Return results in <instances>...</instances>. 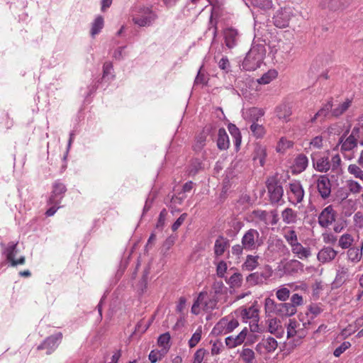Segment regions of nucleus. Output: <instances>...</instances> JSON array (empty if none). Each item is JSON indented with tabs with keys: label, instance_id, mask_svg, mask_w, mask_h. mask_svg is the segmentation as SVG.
I'll use <instances>...</instances> for the list:
<instances>
[{
	"label": "nucleus",
	"instance_id": "423d86ee",
	"mask_svg": "<svg viewBox=\"0 0 363 363\" xmlns=\"http://www.w3.org/2000/svg\"><path fill=\"white\" fill-rule=\"evenodd\" d=\"M272 275V268L267 265L262 272H256L250 274L247 278V282L251 286L262 284Z\"/></svg>",
	"mask_w": 363,
	"mask_h": 363
},
{
	"label": "nucleus",
	"instance_id": "680f3d73",
	"mask_svg": "<svg viewBox=\"0 0 363 363\" xmlns=\"http://www.w3.org/2000/svg\"><path fill=\"white\" fill-rule=\"evenodd\" d=\"M220 69L224 70L226 73L229 72L230 62L227 57H223L218 62Z\"/></svg>",
	"mask_w": 363,
	"mask_h": 363
},
{
	"label": "nucleus",
	"instance_id": "c756f323",
	"mask_svg": "<svg viewBox=\"0 0 363 363\" xmlns=\"http://www.w3.org/2000/svg\"><path fill=\"white\" fill-rule=\"evenodd\" d=\"M348 269L346 267H340L337 270L334 283L338 286H340L345 283L348 278Z\"/></svg>",
	"mask_w": 363,
	"mask_h": 363
},
{
	"label": "nucleus",
	"instance_id": "7ed1b4c3",
	"mask_svg": "<svg viewBox=\"0 0 363 363\" xmlns=\"http://www.w3.org/2000/svg\"><path fill=\"white\" fill-rule=\"evenodd\" d=\"M266 186L272 203H277L282 199L284 189L278 175L269 177L266 180Z\"/></svg>",
	"mask_w": 363,
	"mask_h": 363
},
{
	"label": "nucleus",
	"instance_id": "603ef678",
	"mask_svg": "<svg viewBox=\"0 0 363 363\" xmlns=\"http://www.w3.org/2000/svg\"><path fill=\"white\" fill-rule=\"evenodd\" d=\"M276 295L279 301H285L289 298L290 290L285 287L281 288L277 290Z\"/></svg>",
	"mask_w": 363,
	"mask_h": 363
},
{
	"label": "nucleus",
	"instance_id": "864d4df0",
	"mask_svg": "<svg viewBox=\"0 0 363 363\" xmlns=\"http://www.w3.org/2000/svg\"><path fill=\"white\" fill-rule=\"evenodd\" d=\"M257 155H255L253 157L254 160H259V163L261 166H264L265 157H266V152L265 150L261 147H259L256 152Z\"/></svg>",
	"mask_w": 363,
	"mask_h": 363
},
{
	"label": "nucleus",
	"instance_id": "2f4dec72",
	"mask_svg": "<svg viewBox=\"0 0 363 363\" xmlns=\"http://www.w3.org/2000/svg\"><path fill=\"white\" fill-rule=\"evenodd\" d=\"M249 121L253 123H257L259 118L264 114V111L259 108L253 107L249 109Z\"/></svg>",
	"mask_w": 363,
	"mask_h": 363
},
{
	"label": "nucleus",
	"instance_id": "79ce46f5",
	"mask_svg": "<svg viewBox=\"0 0 363 363\" xmlns=\"http://www.w3.org/2000/svg\"><path fill=\"white\" fill-rule=\"evenodd\" d=\"M242 275L239 272H235L229 278L228 283L230 287H238L241 286Z\"/></svg>",
	"mask_w": 363,
	"mask_h": 363
},
{
	"label": "nucleus",
	"instance_id": "8fccbe9b",
	"mask_svg": "<svg viewBox=\"0 0 363 363\" xmlns=\"http://www.w3.org/2000/svg\"><path fill=\"white\" fill-rule=\"evenodd\" d=\"M206 136L204 133H201L200 135H199L198 137L196 138V142L194 145V150L196 152L201 151L206 144Z\"/></svg>",
	"mask_w": 363,
	"mask_h": 363
},
{
	"label": "nucleus",
	"instance_id": "a878e982",
	"mask_svg": "<svg viewBox=\"0 0 363 363\" xmlns=\"http://www.w3.org/2000/svg\"><path fill=\"white\" fill-rule=\"evenodd\" d=\"M283 221L286 224L294 223L296 221L297 213L291 208H286L281 213Z\"/></svg>",
	"mask_w": 363,
	"mask_h": 363
},
{
	"label": "nucleus",
	"instance_id": "aec40b11",
	"mask_svg": "<svg viewBox=\"0 0 363 363\" xmlns=\"http://www.w3.org/2000/svg\"><path fill=\"white\" fill-rule=\"evenodd\" d=\"M291 192L294 194L296 203H301L304 196V190L299 181H294L289 184Z\"/></svg>",
	"mask_w": 363,
	"mask_h": 363
},
{
	"label": "nucleus",
	"instance_id": "6e6552de",
	"mask_svg": "<svg viewBox=\"0 0 363 363\" xmlns=\"http://www.w3.org/2000/svg\"><path fill=\"white\" fill-rule=\"evenodd\" d=\"M225 45L230 50L237 46L240 38L238 30L233 27H227L223 30Z\"/></svg>",
	"mask_w": 363,
	"mask_h": 363
},
{
	"label": "nucleus",
	"instance_id": "c85d7f7f",
	"mask_svg": "<svg viewBox=\"0 0 363 363\" xmlns=\"http://www.w3.org/2000/svg\"><path fill=\"white\" fill-rule=\"evenodd\" d=\"M258 256L249 255L242 264V268L247 271H252L258 266Z\"/></svg>",
	"mask_w": 363,
	"mask_h": 363
},
{
	"label": "nucleus",
	"instance_id": "cd10ccee",
	"mask_svg": "<svg viewBox=\"0 0 363 363\" xmlns=\"http://www.w3.org/2000/svg\"><path fill=\"white\" fill-rule=\"evenodd\" d=\"M104 25V18L101 16H98L91 24V35L94 38L96 34L99 33Z\"/></svg>",
	"mask_w": 363,
	"mask_h": 363
},
{
	"label": "nucleus",
	"instance_id": "bb28decb",
	"mask_svg": "<svg viewBox=\"0 0 363 363\" xmlns=\"http://www.w3.org/2000/svg\"><path fill=\"white\" fill-rule=\"evenodd\" d=\"M276 113L279 119L288 121L289 116L291 115V111L288 106L283 104L276 108Z\"/></svg>",
	"mask_w": 363,
	"mask_h": 363
},
{
	"label": "nucleus",
	"instance_id": "3c124183",
	"mask_svg": "<svg viewBox=\"0 0 363 363\" xmlns=\"http://www.w3.org/2000/svg\"><path fill=\"white\" fill-rule=\"evenodd\" d=\"M166 351L162 350V351L159 350H152L149 354V359L151 363H156L158 360H160Z\"/></svg>",
	"mask_w": 363,
	"mask_h": 363
},
{
	"label": "nucleus",
	"instance_id": "0eeeda50",
	"mask_svg": "<svg viewBox=\"0 0 363 363\" xmlns=\"http://www.w3.org/2000/svg\"><path fill=\"white\" fill-rule=\"evenodd\" d=\"M62 338V334L60 332L50 335L38 346L37 350H46V354H50L57 347Z\"/></svg>",
	"mask_w": 363,
	"mask_h": 363
},
{
	"label": "nucleus",
	"instance_id": "72a5a7b5",
	"mask_svg": "<svg viewBox=\"0 0 363 363\" xmlns=\"http://www.w3.org/2000/svg\"><path fill=\"white\" fill-rule=\"evenodd\" d=\"M351 105V101L347 99L345 102L340 104L337 108H332V116L334 117H338L345 113Z\"/></svg>",
	"mask_w": 363,
	"mask_h": 363
},
{
	"label": "nucleus",
	"instance_id": "39448f33",
	"mask_svg": "<svg viewBox=\"0 0 363 363\" xmlns=\"http://www.w3.org/2000/svg\"><path fill=\"white\" fill-rule=\"evenodd\" d=\"M241 242L247 252L256 250L262 245L259 232L254 228H250L245 233L241 239Z\"/></svg>",
	"mask_w": 363,
	"mask_h": 363
},
{
	"label": "nucleus",
	"instance_id": "de8ad7c7",
	"mask_svg": "<svg viewBox=\"0 0 363 363\" xmlns=\"http://www.w3.org/2000/svg\"><path fill=\"white\" fill-rule=\"evenodd\" d=\"M253 6L264 10L269 9L272 7V0H252Z\"/></svg>",
	"mask_w": 363,
	"mask_h": 363
},
{
	"label": "nucleus",
	"instance_id": "9d476101",
	"mask_svg": "<svg viewBox=\"0 0 363 363\" xmlns=\"http://www.w3.org/2000/svg\"><path fill=\"white\" fill-rule=\"evenodd\" d=\"M67 188L65 185L59 181H56L53 184L52 191L48 199V204L58 205L64 197Z\"/></svg>",
	"mask_w": 363,
	"mask_h": 363
},
{
	"label": "nucleus",
	"instance_id": "a18cd8bd",
	"mask_svg": "<svg viewBox=\"0 0 363 363\" xmlns=\"http://www.w3.org/2000/svg\"><path fill=\"white\" fill-rule=\"evenodd\" d=\"M201 333L202 329L201 327H199L189 341V346L190 348L194 347L199 343L201 338Z\"/></svg>",
	"mask_w": 363,
	"mask_h": 363
},
{
	"label": "nucleus",
	"instance_id": "2eb2a0df",
	"mask_svg": "<svg viewBox=\"0 0 363 363\" xmlns=\"http://www.w3.org/2000/svg\"><path fill=\"white\" fill-rule=\"evenodd\" d=\"M274 25L279 28H284L289 26V16L286 11H278L273 17Z\"/></svg>",
	"mask_w": 363,
	"mask_h": 363
},
{
	"label": "nucleus",
	"instance_id": "c9c22d12",
	"mask_svg": "<svg viewBox=\"0 0 363 363\" xmlns=\"http://www.w3.org/2000/svg\"><path fill=\"white\" fill-rule=\"evenodd\" d=\"M308 158L306 155L301 154L295 160V167L298 172H303L308 166Z\"/></svg>",
	"mask_w": 363,
	"mask_h": 363
},
{
	"label": "nucleus",
	"instance_id": "6e6d98bb",
	"mask_svg": "<svg viewBox=\"0 0 363 363\" xmlns=\"http://www.w3.org/2000/svg\"><path fill=\"white\" fill-rule=\"evenodd\" d=\"M351 346L350 342H343L339 347H337L333 352L335 357H340L347 349Z\"/></svg>",
	"mask_w": 363,
	"mask_h": 363
},
{
	"label": "nucleus",
	"instance_id": "f704fd0d",
	"mask_svg": "<svg viewBox=\"0 0 363 363\" xmlns=\"http://www.w3.org/2000/svg\"><path fill=\"white\" fill-rule=\"evenodd\" d=\"M333 106V99H331L317 112V116H319L321 120H324L328 116L330 112L332 113Z\"/></svg>",
	"mask_w": 363,
	"mask_h": 363
},
{
	"label": "nucleus",
	"instance_id": "13d9d810",
	"mask_svg": "<svg viewBox=\"0 0 363 363\" xmlns=\"http://www.w3.org/2000/svg\"><path fill=\"white\" fill-rule=\"evenodd\" d=\"M207 350L204 349H199L194 355V362L193 363H201L203 359V357L206 354H207Z\"/></svg>",
	"mask_w": 363,
	"mask_h": 363
},
{
	"label": "nucleus",
	"instance_id": "f8f14e48",
	"mask_svg": "<svg viewBox=\"0 0 363 363\" xmlns=\"http://www.w3.org/2000/svg\"><path fill=\"white\" fill-rule=\"evenodd\" d=\"M277 341L272 337L269 336L267 338H263L255 347V350L259 353H271L275 351L277 348Z\"/></svg>",
	"mask_w": 363,
	"mask_h": 363
},
{
	"label": "nucleus",
	"instance_id": "dca6fc26",
	"mask_svg": "<svg viewBox=\"0 0 363 363\" xmlns=\"http://www.w3.org/2000/svg\"><path fill=\"white\" fill-rule=\"evenodd\" d=\"M359 132V128H354L352 130L351 135L347 137L343 142L341 149L342 150L349 151L352 150L357 145V140L356 136L358 135Z\"/></svg>",
	"mask_w": 363,
	"mask_h": 363
},
{
	"label": "nucleus",
	"instance_id": "7c9ffc66",
	"mask_svg": "<svg viewBox=\"0 0 363 363\" xmlns=\"http://www.w3.org/2000/svg\"><path fill=\"white\" fill-rule=\"evenodd\" d=\"M363 244L361 247H350L347 251V256L352 262H358L362 256Z\"/></svg>",
	"mask_w": 363,
	"mask_h": 363
},
{
	"label": "nucleus",
	"instance_id": "58836bf2",
	"mask_svg": "<svg viewBox=\"0 0 363 363\" xmlns=\"http://www.w3.org/2000/svg\"><path fill=\"white\" fill-rule=\"evenodd\" d=\"M250 128L253 135L257 138H262L265 133V130L263 125L257 123H252Z\"/></svg>",
	"mask_w": 363,
	"mask_h": 363
},
{
	"label": "nucleus",
	"instance_id": "4c0bfd02",
	"mask_svg": "<svg viewBox=\"0 0 363 363\" xmlns=\"http://www.w3.org/2000/svg\"><path fill=\"white\" fill-rule=\"evenodd\" d=\"M277 76V72L275 70H269L257 79V83L259 84H267L273 79L276 78Z\"/></svg>",
	"mask_w": 363,
	"mask_h": 363
},
{
	"label": "nucleus",
	"instance_id": "f3484780",
	"mask_svg": "<svg viewBox=\"0 0 363 363\" xmlns=\"http://www.w3.org/2000/svg\"><path fill=\"white\" fill-rule=\"evenodd\" d=\"M247 332V329L245 328L235 337H233V336L227 337L225 338L226 345L229 348H234L238 345H241L246 338Z\"/></svg>",
	"mask_w": 363,
	"mask_h": 363
},
{
	"label": "nucleus",
	"instance_id": "774afa93",
	"mask_svg": "<svg viewBox=\"0 0 363 363\" xmlns=\"http://www.w3.org/2000/svg\"><path fill=\"white\" fill-rule=\"evenodd\" d=\"M341 164V159L338 154L334 155L331 160V166L333 171L337 170Z\"/></svg>",
	"mask_w": 363,
	"mask_h": 363
},
{
	"label": "nucleus",
	"instance_id": "a211bd4d",
	"mask_svg": "<svg viewBox=\"0 0 363 363\" xmlns=\"http://www.w3.org/2000/svg\"><path fill=\"white\" fill-rule=\"evenodd\" d=\"M230 246L229 240L222 235L218 236L214 245V253L216 257H220L223 255L226 248Z\"/></svg>",
	"mask_w": 363,
	"mask_h": 363
},
{
	"label": "nucleus",
	"instance_id": "09e8293b",
	"mask_svg": "<svg viewBox=\"0 0 363 363\" xmlns=\"http://www.w3.org/2000/svg\"><path fill=\"white\" fill-rule=\"evenodd\" d=\"M348 172L353 174L356 178H359L363 181V171L357 164H350L348 167Z\"/></svg>",
	"mask_w": 363,
	"mask_h": 363
},
{
	"label": "nucleus",
	"instance_id": "e433bc0d",
	"mask_svg": "<svg viewBox=\"0 0 363 363\" xmlns=\"http://www.w3.org/2000/svg\"><path fill=\"white\" fill-rule=\"evenodd\" d=\"M203 168L202 162L199 159L192 160L188 169L189 174L191 176L196 175L199 170Z\"/></svg>",
	"mask_w": 363,
	"mask_h": 363
},
{
	"label": "nucleus",
	"instance_id": "a19ab883",
	"mask_svg": "<svg viewBox=\"0 0 363 363\" xmlns=\"http://www.w3.org/2000/svg\"><path fill=\"white\" fill-rule=\"evenodd\" d=\"M169 341L170 335L169 333H165L159 336L157 343L159 346L163 347L164 350L167 351L170 347Z\"/></svg>",
	"mask_w": 363,
	"mask_h": 363
},
{
	"label": "nucleus",
	"instance_id": "393cba45",
	"mask_svg": "<svg viewBox=\"0 0 363 363\" xmlns=\"http://www.w3.org/2000/svg\"><path fill=\"white\" fill-rule=\"evenodd\" d=\"M312 160L314 167L318 172H326L330 168V164L328 157H320L316 162H315L313 157Z\"/></svg>",
	"mask_w": 363,
	"mask_h": 363
},
{
	"label": "nucleus",
	"instance_id": "ea45409f",
	"mask_svg": "<svg viewBox=\"0 0 363 363\" xmlns=\"http://www.w3.org/2000/svg\"><path fill=\"white\" fill-rule=\"evenodd\" d=\"M286 242L290 245L291 247H294L295 245L299 243L298 241L297 234L295 230H290L284 235Z\"/></svg>",
	"mask_w": 363,
	"mask_h": 363
},
{
	"label": "nucleus",
	"instance_id": "5701e85b",
	"mask_svg": "<svg viewBox=\"0 0 363 363\" xmlns=\"http://www.w3.org/2000/svg\"><path fill=\"white\" fill-rule=\"evenodd\" d=\"M228 130L234 140V144L236 150H238L242 142V136L239 128L233 123H229Z\"/></svg>",
	"mask_w": 363,
	"mask_h": 363
},
{
	"label": "nucleus",
	"instance_id": "69168bd1",
	"mask_svg": "<svg viewBox=\"0 0 363 363\" xmlns=\"http://www.w3.org/2000/svg\"><path fill=\"white\" fill-rule=\"evenodd\" d=\"M241 242V244H237L232 247V254L235 256H240L242 254V252L245 250V247Z\"/></svg>",
	"mask_w": 363,
	"mask_h": 363
},
{
	"label": "nucleus",
	"instance_id": "e2e57ef3",
	"mask_svg": "<svg viewBox=\"0 0 363 363\" xmlns=\"http://www.w3.org/2000/svg\"><path fill=\"white\" fill-rule=\"evenodd\" d=\"M203 68V65L200 67L198 74L196 77V79L194 80V84H206V77L205 76V74L201 72V69Z\"/></svg>",
	"mask_w": 363,
	"mask_h": 363
},
{
	"label": "nucleus",
	"instance_id": "f257e3e1",
	"mask_svg": "<svg viewBox=\"0 0 363 363\" xmlns=\"http://www.w3.org/2000/svg\"><path fill=\"white\" fill-rule=\"evenodd\" d=\"M266 50L262 45H253L246 55L242 67L247 71H254L260 67L265 57Z\"/></svg>",
	"mask_w": 363,
	"mask_h": 363
},
{
	"label": "nucleus",
	"instance_id": "0e129e2a",
	"mask_svg": "<svg viewBox=\"0 0 363 363\" xmlns=\"http://www.w3.org/2000/svg\"><path fill=\"white\" fill-rule=\"evenodd\" d=\"M8 262L11 263V265L12 267H16L18 264H23L26 262V258L24 256H21L18 259H16L15 258H12L11 256V254L8 256Z\"/></svg>",
	"mask_w": 363,
	"mask_h": 363
},
{
	"label": "nucleus",
	"instance_id": "9b49d317",
	"mask_svg": "<svg viewBox=\"0 0 363 363\" xmlns=\"http://www.w3.org/2000/svg\"><path fill=\"white\" fill-rule=\"evenodd\" d=\"M239 325L237 320L233 319L228 322L226 318H222L213 328L212 333L216 335L220 334L223 330L224 333H229L235 329Z\"/></svg>",
	"mask_w": 363,
	"mask_h": 363
},
{
	"label": "nucleus",
	"instance_id": "4d7b16f0",
	"mask_svg": "<svg viewBox=\"0 0 363 363\" xmlns=\"http://www.w3.org/2000/svg\"><path fill=\"white\" fill-rule=\"evenodd\" d=\"M227 270V264L225 261L221 260L218 262L216 267V273L218 277L223 278Z\"/></svg>",
	"mask_w": 363,
	"mask_h": 363
},
{
	"label": "nucleus",
	"instance_id": "6ab92c4d",
	"mask_svg": "<svg viewBox=\"0 0 363 363\" xmlns=\"http://www.w3.org/2000/svg\"><path fill=\"white\" fill-rule=\"evenodd\" d=\"M351 0H325L323 6L328 7L331 11H338L346 8Z\"/></svg>",
	"mask_w": 363,
	"mask_h": 363
},
{
	"label": "nucleus",
	"instance_id": "c03bdc74",
	"mask_svg": "<svg viewBox=\"0 0 363 363\" xmlns=\"http://www.w3.org/2000/svg\"><path fill=\"white\" fill-rule=\"evenodd\" d=\"M240 357L246 363H252L255 359V352L252 350L245 348L242 350Z\"/></svg>",
	"mask_w": 363,
	"mask_h": 363
},
{
	"label": "nucleus",
	"instance_id": "49530a36",
	"mask_svg": "<svg viewBox=\"0 0 363 363\" xmlns=\"http://www.w3.org/2000/svg\"><path fill=\"white\" fill-rule=\"evenodd\" d=\"M17 244L18 243H14L13 242H10L8 244V246L6 247H5L4 253L6 255L7 260H8V256L10 254L13 259L15 258V256L16 255V254L18 252Z\"/></svg>",
	"mask_w": 363,
	"mask_h": 363
},
{
	"label": "nucleus",
	"instance_id": "473e14b6",
	"mask_svg": "<svg viewBox=\"0 0 363 363\" xmlns=\"http://www.w3.org/2000/svg\"><path fill=\"white\" fill-rule=\"evenodd\" d=\"M241 315L243 319H251L254 322L259 321L258 310L252 307L242 310Z\"/></svg>",
	"mask_w": 363,
	"mask_h": 363
},
{
	"label": "nucleus",
	"instance_id": "4468645a",
	"mask_svg": "<svg viewBox=\"0 0 363 363\" xmlns=\"http://www.w3.org/2000/svg\"><path fill=\"white\" fill-rule=\"evenodd\" d=\"M337 252L330 247H323L318 253V259L322 263L332 261L337 256Z\"/></svg>",
	"mask_w": 363,
	"mask_h": 363
},
{
	"label": "nucleus",
	"instance_id": "b1692460",
	"mask_svg": "<svg viewBox=\"0 0 363 363\" xmlns=\"http://www.w3.org/2000/svg\"><path fill=\"white\" fill-rule=\"evenodd\" d=\"M291 251L294 254H296L299 259H307L311 255L310 248L303 247L300 242L292 247Z\"/></svg>",
	"mask_w": 363,
	"mask_h": 363
},
{
	"label": "nucleus",
	"instance_id": "bf43d9fd",
	"mask_svg": "<svg viewBox=\"0 0 363 363\" xmlns=\"http://www.w3.org/2000/svg\"><path fill=\"white\" fill-rule=\"evenodd\" d=\"M187 217V213H182L172 225V231H176L184 223Z\"/></svg>",
	"mask_w": 363,
	"mask_h": 363
},
{
	"label": "nucleus",
	"instance_id": "052dcab7",
	"mask_svg": "<svg viewBox=\"0 0 363 363\" xmlns=\"http://www.w3.org/2000/svg\"><path fill=\"white\" fill-rule=\"evenodd\" d=\"M291 305H293L295 308H296L297 306H301L303 304V298L301 296H300L298 294H294L291 297V303H289Z\"/></svg>",
	"mask_w": 363,
	"mask_h": 363
},
{
	"label": "nucleus",
	"instance_id": "f03ea898",
	"mask_svg": "<svg viewBox=\"0 0 363 363\" xmlns=\"http://www.w3.org/2000/svg\"><path fill=\"white\" fill-rule=\"evenodd\" d=\"M264 308L267 313H274L281 317L292 316L297 311L289 303H277L270 298L265 299Z\"/></svg>",
	"mask_w": 363,
	"mask_h": 363
},
{
	"label": "nucleus",
	"instance_id": "338daca9",
	"mask_svg": "<svg viewBox=\"0 0 363 363\" xmlns=\"http://www.w3.org/2000/svg\"><path fill=\"white\" fill-rule=\"evenodd\" d=\"M252 213L255 218L266 223L267 217V212L266 211L255 210Z\"/></svg>",
	"mask_w": 363,
	"mask_h": 363
},
{
	"label": "nucleus",
	"instance_id": "20e7f679",
	"mask_svg": "<svg viewBox=\"0 0 363 363\" xmlns=\"http://www.w3.org/2000/svg\"><path fill=\"white\" fill-rule=\"evenodd\" d=\"M157 15L151 8H140L137 13L133 16V21L140 27L150 26L156 19Z\"/></svg>",
	"mask_w": 363,
	"mask_h": 363
},
{
	"label": "nucleus",
	"instance_id": "1a4fd4ad",
	"mask_svg": "<svg viewBox=\"0 0 363 363\" xmlns=\"http://www.w3.org/2000/svg\"><path fill=\"white\" fill-rule=\"evenodd\" d=\"M337 213L332 205L325 207L318 216V223L322 228H328L336 218Z\"/></svg>",
	"mask_w": 363,
	"mask_h": 363
},
{
	"label": "nucleus",
	"instance_id": "37998d69",
	"mask_svg": "<svg viewBox=\"0 0 363 363\" xmlns=\"http://www.w3.org/2000/svg\"><path fill=\"white\" fill-rule=\"evenodd\" d=\"M353 242V238L350 234H344L342 235L339 240V246H340L342 249H347L352 245Z\"/></svg>",
	"mask_w": 363,
	"mask_h": 363
},
{
	"label": "nucleus",
	"instance_id": "5fc2aeb1",
	"mask_svg": "<svg viewBox=\"0 0 363 363\" xmlns=\"http://www.w3.org/2000/svg\"><path fill=\"white\" fill-rule=\"evenodd\" d=\"M347 186H348L350 191L352 194H358L361 191L362 186L356 181H354V180L347 181Z\"/></svg>",
	"mask_w": 363,
	"mask_h": 363
},
{
	"label": "nucleus",
	"instance_id": "4be33fe9",
	"mask_svg": "<svg viewBox=\"0 0 363 363\" xmlns=\"http://www.w3.org/2000/svg\"><path fill=\"white\" fill-rule=\"evenodd\" d=\"M280 323V320L277 318L269 320L268 330L270 333L275 335L277 337H281L284 332Z\"/></svg>",
	"mask_w": 363,
	"mask_h": 363
},
{
	"label": "nucleus",
	"instance_id": "412c9836",
	"mask_svg": "<svg viewBox=\"0 0 363 363\" xmlns=\"http://www.w3.org/2000/svg\"><path fill=\"white\" fill-rule=\"evenodd\" d=\"M230 141L228 135L223 128L218 130L217 147L220 150H225L228 149Z\"/></svg>",
	"mask_w": 363,
	"mask_h": 363
},
{
	"label": "nucleus",
	"instance_id": "ddd939ff",
	"mask_svg": "<svg viewBox=\"0 0 363 363\" xmlns=\"http://www.w3.org/2000/svg\"><path fill=\"white\" fill-rule=\"evenodd\" d=\"M318 191L322 199H328L331 193V182L327 175H320L317 180Z\"/></svg>",
	"mask_w": 363,
	"mask_h": 363
}]
</instances>
